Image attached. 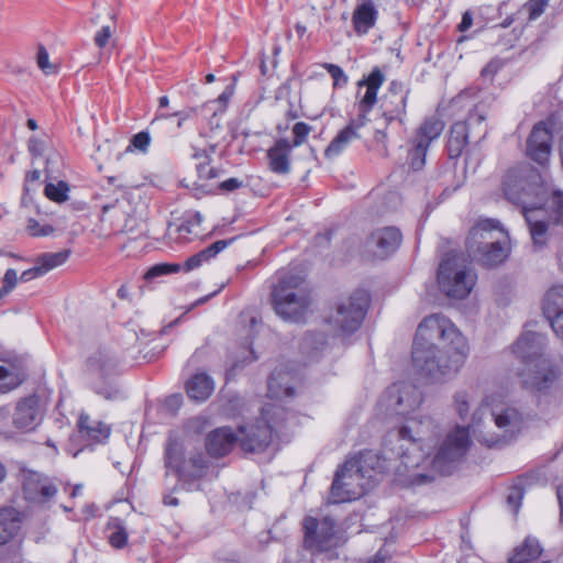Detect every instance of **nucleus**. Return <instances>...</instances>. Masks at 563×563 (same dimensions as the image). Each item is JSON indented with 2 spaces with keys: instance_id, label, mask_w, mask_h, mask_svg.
Segmentation results:
<instances>
[{
  "instance_id": "35",
  "label": "nucleus",
  "mask_w": 563,
  "mask_h": 563,
  "mask_svg": "<svg viewBox=\"0 0 563 563\" xmlns=\"http://www.w3.org/2000/svg\"><path fill=\"white\" fill-rule=\"evenodd\" d=\"M19 529L14 511L9 508L0 509V545L7 543Z\"/></svg>"
},
{
  "instance_id": "22",
  "label": "nucleus",
  "mask_w": 563,
  "mask_h": 563,
  "mask_svg": "<svg viewBox=\"0 0 563 563\" xmlns=\"http://www.w3.org/2000/svg\"><path fill=\"white\" fill-rule=\"evenodd\" d=\"M543 313L553 331L563 340V286L550 288L543 300Z\"/></svg>"
},
{
  "instance_id": "24",
  "label": "nucleus",
  "mask_w": 563,
  "mask_h": 563,
  "mask_svg": "<svg viewBox=\"0 0 563 563\" xmlns=\"http://www.w3.org/2000/svg\"><path fill=\"white\" fill-rule=\"evenodd\" d=\"M378 9L374 0H356L352 13V25L358 36L366 35L378 20Z\"/></svg>"
},
{
  "instance_id": "56",
  "label": "nucleus",
  "mask_w": 563,
  "mask_h": 563,
  "mask_svg": "<svg viewBox=\"0 0 563 563\" xmlns=\"http://www.w3.org/2000/svg\"><path fill=\"white\" fill-rule=\"evenodd\" d=\"M522 492L520 488L514 487L507 496V504L512 508L516 514L521 505Z\"/></svg>"
},
{
  "instance_id": "29",
  "label": "nucleus",
  "mask_w": 563,
  "mask_h": 563,
  "mask_svg": "<svg viewBox=\"0 0 563 563\" xmlns=\"http://www.w3.org/2000/svg\"><path fill=\"white\" fill-rule=\"evenodd\" d=\"M189 398L196 401H206L214 390V382L206 373L195 374L186 384Z\"/></svg>"
},
{
  "instance_id": "14",
  "label": "nucleus",
  "mask_w": 563,
  "mask_h": 563,
  "mask_svg": "<svg viewBox=\"0 0 563 563\" xmlns=\"http://www.w3.org/2000/svg\"><path fill=\"white\" fill-rule=\"evenodd\" d=\"M117 361L108 351H97L87 361V373L92 389L108 400L117 399L119 389L110 382Z\"/></svg>"
},
{
  "instance_id": "12",
  "label": "nucleus",
  "mask_w": 563,
  "mask_h": 563,
  "mask_svg": "<svg viewBox=\"0 0 563 563\" xmlns=\"http://www.w3.org/2000/svg\"><path fill=\"white\" fill-rule=\"evenodd\" d=\"M165 466L180 478H199L208 468V459L201 451H192L185 457L183 443L169 433L165 448Z\"/></svg>"
},
{
  "instance_id": "25",
  "label": "nucleus",
  "mask_w": 563,
  "mask_h": 563,
  "mask_svg": "<svg viewBox=\"0 0 563 563\" xmlns=\"http://www.w3.org/2000/svg\"><path fill=\"white\" fill-rule=\"evenodd\" d=\"M292 146L287 139H279L267 151L268 169L276 175H288L291 170Z\"/></svg>"
},
{
  "instance_id": "31",
  "label": "nucleus",
  "mask_w": 563,
  "mask_h": 563,
  "mask_svg": "<svg viewBox=\"0 0 563 563\" xmlns=\"http://www.w3.org/2000/svg\"><path fill=\"white\" fill-rule=\"evenodd\" d=\"M232 240H219L205 250L198 252L197 254L187 258L184 263V269L186 272H190L200 267L203 263L209 262L211 258L217 256L220 252H222Z\"/></svg>"
},
{
  "instance_id": "4",
  "label": "nucleus",
  "mask_w": 563,
  "mask_h": 563,
  "mask_svg": "<svg viewBox=\"0 0 563 563\" xmlns=\"http://www.w3.org/2000/svg\"><path fill=\"white\" fill-rule=\"evenodd\" d=\"M271 300L276 314L285 321H306L312 303L311 289L306 279L291 271L280 269L275 275Z\"/></svg>"
},
{
  "instance_id": "30",
  "label": "nucleus",
  "mask_w": 563,
  "mask_h": 563,
  "mask_svg": "<svg viewBox=\"0 0 563 563\" xmlns=\"http://www.w3.org/2000/svg\"><path fill=\"white\" fill-rule=\"evenodd\" d=\"M79 431L90 440L102 442L108 439L111 429L102 421L92 420L88 415L81 413L78 419Z\"/></svg>"
},
{
  "instance_id": "44",
  "label": "nucleus",
  "mask_w": 563,
  "mask_h": 563,
  "mask_svg": "<svg viewBox=\"0 0 563 563\" xmlns=\"http://www.w3.org/2000/svg\"><path fill=\"white\" fill-rule=\"evenodd\" d=\"M36 63L38 68L46 75L56 73V66L49 62V55L43 45H38Z\"/></svg>"
},
{
  "instance_id": "32",
  "label": "nucleus",
  "mask_w": 563,
  "mask_h": 563,
  "mask_svg": "<svg viewBox=\"0 0 563 563\" xmlns=\"http://www.w3.org/2000/svg\"><path fill=\"white\" fill-rule=\"evenodd\" d=\"M542 553V548L536 538L528 537L523 543L516 548L514 554L509 558L510 563H529L538 559Z\"/></svg>"
},
{
  "instance_id": "6",
  "label": "nucleus",
  "mask_w": 563,
  "mask_h": 563,
  "mask_svg": "<svg viewBox=\"0 0 563 563\" xmlns=\"http://www.w3.org/2000/svg\"><path fill=\"white\" fill-rule=\"evenodd\" d=\"M296 417L277 404L266 405L262 409V420L241 424L238 428L240 446L245 452H262L272 442L273 434L279 435L284 429L294 424Z\"/></svg>"
},
{
  "instance_id": "51",
  "label": "nucleus",
  "mask_w": 563,
  "mask_h": 563,
  "mask_svg": "<svg viewBox=\"0 0 563 563\" xmlns=\"http://www.w3.org/2000/svg\"><path fill=\"white\" fill-rule=\"evenodd\" d=\"M473 134L471 130H468V125L464 124V122H456L452 125L450 137L456 141H461L462 143L467 144L470 135Z\"/></svg>"
},
{
  "instance_id": "16",
  "label": "nucleus",
  "mask_w": 563,
  "mask_h": 563,
  "mask_svg": "<svg viewBox=\"0 0 563 563\" xmlns=\"http://www.w3.org/2000/svg\"><path fill=\"white\" fill-rule=\"evenodd\" d=\"M545 344V336L538 332L526 331L519 336L511 350L515 356L521 361L522 371H531L538 363L547 360L543 354Z\"/></svg>"
},
{
  "instance_id": "54",
  "label": "nucleus",
  "mask_w": 563,
  "mask_h": 563,
  "mask_svg": "<svg viewBox=\"0 0 563 563\" xmlns=\"http://www.w3.org/2000/svg\"><path fill=\"white\" fill-rule=\"evenodd\" d=\"M194 113H195V109H189V110H185V111H176L173 114H157L155 117V119L152 121V124H154L156 121H158L161 119H168L170 117H178L179 120L177 122V128L180 129V128L184 126L185 121L189 120L192 117Z\"/></svg>"
},
{
  "instance_id": "58",
  "label": "nucleus",
  "mask_w": 563,
  "mask_h": 563,
  "mask_svg": "<svg viewBox=\"0 0 563 563\" xmlns=\"http://www.w3.org/2000/svg\"><path fill=\"white\" fill-rule=\"evenodd\" d=\"M45 146V142L40 139L32 137L29 141V151L35 157L42 156L44 154Z\"/></svg>"
},
{
  "instance_id": "49",
  "label": "nucleus",
  "mask_w": 563,
  "mask_h": 563,
  "mask_svg": "<svg viewBox=\"0 0 563 563\" xmlns=\"http://www.w3.org/2000/svg\"><path fill=\"white\" fill-rule=\"evenodd\" d=\"M26 230L32 236H47L54 232V228L49 224H41L35 219L27 221Z\"/></svg>"
},
{
  "instance_id": "5",
  "label": "nucleus",
  "mask_w": 563,
  "mask_h": 563,
  "mask_svg": "<svg viewBox=\"0 0 563 563\" xmlns=\"http://www.w3.org/2000/svg\"><path fill=\"white\" fill-rule=\"evenodd\" d=\"M488 412L487 405L481 406L472 417V423L464 427L470 432L473 430L477 440L485 445L500 446L507 444L514 437L521 431L525 426V418L519 410L510 405H497L489 411V422H493L498 431H493L488 424L482 427V418Z\"/></svg>"
},
{
  "instance_id": "62",
  "label": "nucleus",
  "mask_w": 563,
  "mask_h": 563,
  "mask_svg": "<svg viewBox=\"0 0 563 563\" xmlns=\"http://www.w3.org/2000/svg\"><path fill=\"white\" fill-rule=\"evenodd\" d=\"M202 216L200 212H194V213H189L186 216L184 222L188 223L189 225H191L194 228V230H196L197 228H199L202 223Z\"/></svg>"
},
{
  "instance_id": "13",
  "label": "nucleus",
  "mask_w": 563,
  "mask_h": 563,
  "mask_svg": "<svg viewBox=\"0 0 563 563\" xmlns=\"http://www.w3.org/2000/svg\"><path fill=\"white\" fill-rule=\"evenodd\" d=\"M369 302L365 290L354 291L347 299L342 300L328 322L336 334L349 335L362 324Z\"/></svg>"
},
{
  "instance_id": "1",
  "label": "nucleus",
  "mask_w": 563,
  "mask_h": 563,
  "mask_svg": "<svg viewBox=\"0 0 563 563\" xmlns=\"http://www.w3.org/2000/svg\"><path fill=\"white\" fill-rule=\"evenodd\" d=\"M421 402V391L407 382L389 386L377 402L380 413L406 419L395 437L400 442L398 454L409 485H423L438 475H450L471 444L467 429L455 427L440 437L431 418L413 416Z\"/></svg>"
},
{
  "instance_id": "48",
  "label": "nucleus",
  "mask_w": 563,
  "mask_h": 563,
  "mask_svg": "<svg viewBox=\"0 0 563 563\" xmlns=\"http://www.w3.org/2000/svg\"><path fill=\"white\" fill-rule=\"evenodd\" d=\"M322 66L333 78L334 87H342L347 84V76L340 66L330 63H324Z\"/></svg>"
},
{
  "instance_id": "10",
  "label": "nucleus",
  "mask_w": 563,
  "mask_h": 563,
  "mask_svg": "<svg viewBox=\"0 0 563 563\" xmlns=\"http://www.w3.org/2000/svg\"><path fill=\"white\" fill-rule=\"evenodd\" d=\"M303 548L311 554H324L329 560L336 559L338 549L345 543L343 534L330 517H306L302 522Z\"/></svg>"
},
{
  "instance_id": "38",
  "label": "nucleus",
  "mask_w": 563,
  "mask_h": 563,
  "mask_svg": "<svg viewBox=\"0 0 563 563\" xmlns=\"http://www.w3.org/2000/svg\"><path fill=\"white\" fill-rule=\"evenodd\" d=\"M198 235L199 232L194 230L191 225L186 222H181L179 225L169 227L166 238L169 242H174L177 244H184L191 240L190 235Z\"/></svg>"
},
{
  "instance_id": "39",
  "label": "nucleus",
  "mask_w": 563,
  "mask_h": 563,
  "mask_svg": "<svg viewBox=\"0 0 563 563\" xmlns=\"http://www.w3.org/2000/svg\"><path fill=\"white\" fill-rule=\"evenodd\" d=\"M108 530H109L108 539H109L110 544L113 548L121 549V548L125 547V544L128 542L129 534H128L126 529L122 526V523L120 522L119 519H117V518L112 519L108 523Z\"/></svg>"
},
{
  "instance_id": "26",
  "label": "nucleus",
  "mask_w": 563,
  "mask_h": 563,
  "mask_svg": "<svg viewBox=\"0 0 563 563\" xmlns=\"http://www.w3.org/2000/svg\"><path fill=\"white\" fill-rule=\"evenodd\" d=\"M14 427L23 432L35 429L38 424V401L34 396L20 400L13 416Z\"/></svg>"
},
{
  "instance_id": "36",
  "label": "nucleus",
  "mask_w": 563,
  "mask_h": 563,
  "mask_svg": "<svg viewBox=\"0 0 563 563\" xmlns=\"http://www.w3.org/2000/svg\"><path fill=\"white\" fill-rule=\"evenodd\" d=\"M69 256V251H60L56 253H44L37 257L36 264L41 268L43 275L49 271L63 265Z\"/></svg>"
},
{
  "instance_id": "18",
  "label": "nucleus",
  "mask_w": 563,
  "mask_h": 563,
  "mask_svg": "<svg viewBox=\"0 0 563 563\" xmlns=\"http://www.w3.org/2000/svg\"><path fill=\"white\" fill-rule=\"evenodd\" d=\"M402 241V234L396 227L375 230L366 240V251L376 258H385L394 253Z\"/></svg>"
},
{
  "instance_id": "37",
  "label": "nucleus",
  "mask_w": 563,
  "mask_h": 563,
  "mask_svg": "<svg viewBox=\"0 0 563 563\" xmlns=\"http://www.w3.org/2000/svg\"><path fill=\"white\" fill-rule=\"evenodd\" d=\"M485 120V110L477 106L472 112H470L467 119L464 121V124L468 125V130H471L473 134H477L478 137L482 139L487 133L486 125L484 124Z\"/></svg>"
},
{
  "instance_id": "47",
  "label": "nucleus",
  "mask_w": 563,
  "mask_h": 563,
  "mask_svg": "<svg viewBox=\"0 0 563 563\" xmlns=\"http://www.w3.org/2000/svg\"><path fill=\"white\" fill-rule=\"evenodd\" d=\"M19 279L20 278L18 277V273L15 269H7L2 280L3 284L0 288V298H3L7 295H9L11 290L16 286Z\"/></svg>"
},
{
  "instance_id": "20",
  "label": "nucleus",
  "mask_w": 563,
  "mask_h": 563,
  "mask_svg": "<svg viewBox=\"0 0 563 563\" xmlns=\"http://www.w3.org/2000/svg\"><path fill=\"white\" fill-rule=\"evenodd\" d=\"M23 489L29 500L41 504L49 503L57 494L53 479L36 472H30L25 476Z\"/></svg>"
},
{
  "instance_id": "40",
  "label": "nucleus",
  "mask_w": 563,
  "mask_h": 563,
  "mask_svg": "<svg viewBox=\"0 0 563 563\" xmlns=\"http://www.w3.org/2000/svg\"><path fill=\"white\" fill-rule=\"evenodd\" d=\"M69 186L67 183L60 180L57 184H47L45 186L46 197L55 202H64L68 199Z\"/></svg>"
},
{
  "instance_id": "59",
  "label": "nucleus",
  "mask_w": 563,
  "mask_h": 563,
  "mask_svg": "<svg viewBox=\"0 0 563 563\" xmlns=\"http://www.w3.org/2000/svg\"><path fill=\"white\" fill-rule=\"evenodd\" d=\"M465 143L461 141H456L454 139H449L448 141V153L451 158L459 157L465 147Z\"/></svg>"
},
{
  "instance_id": "7",
  "label": "nucleus",
  "mask_w": 563,
  "mask_h": 563,
  "mask_svg": "<svg viewBox=\"0 0 563 563\" xmlns=\"http://www.w3.org/2000/svg\"><path fill=\"white\" fill-rule=\"evenodd\" d=\"M467 351L442 349L440 345H412V365L430 383H442L462 367Z\"/></svg>"
},
{
  "instance_id": "28",
  "label": "nucleus",
  "mask_w": 563,
  "mask_h": 563,
  "mask_svg": "<svg viewBox=\"0 0 563 563\" xmlns=\"http://www.w3.org/2000/svg\"><path fill=\"white\" fill-rule=\"evenodd\" d=\"M364 125L365 122L362 119H351L349 124L336 134L325 148V157L334 158L340 155L354 140L361 136L358 130Z\"/></svg>"
},
{
  "instance_id": "27",
  "label": "nucleus",
  "mask_w": 563,
  "mask_h": 563,
  "mask_svg": "<svg viewBox=\"0 0 563 563\" xmlns=\"http://www.w3.org/2000/svg\"><path fill=\"white\" fill-rule=\"evenodd\" d=\"M236 442H239L238 434L231 428L222 427L208 434L206 448L210 455L220 457L228 454Z\"/></svg>"
},
{
  "instance_id": "46",
  "label": "nucleus",
  "mask_w": 563,
  "mask_h": 563,
  "mask_svg": "<svg viewBox=\"0 0 563 563\" xmlns=\"http://www.w3.org/2000/svg\"><path fill=\"white\" fill-rule=\"evenodd\" d=\"M150 144H151V136H150L148 132L142 131L132 137L131 143H130L129 147L126 148V151L134 148L141 153H146Z\"/></svg>"
},
{
  "instance_id": "3",
  "label": "nucleus",
  "mask_w": 563,
  "mask_h": 563,
  "mask_svg": "<svg viewBox=\"0 0 563 563\" xmlns=\"http://www.w3.org/2000/svg\"><path fill=\"white\" fill-rule=\"evenodd\" d=\"M379 464V456L373 451H364L347 459L335 472L330 501L341 504L362 497L374 486V474Z\"/></svg>"
},
{
  "instance_id": "17",
  "label": "nucleus",
  "mask_w": 563,
  "mask_h": 563,
  "mask_svg": "<svg viewBox=\"0 0 563 563\" xmlns=\"http://www.w3.org/2000/svg\"><path fill=\"white\" fill-rule=\"evenodd\" d=\"M518 375L527 388L545 393L559 380L560 371L556 365L547 358L538 363L531 371H521Z\"/></svg>"
},
{
  "instance_id": "45",
  "label": "nucleus",
  "mask_w": 563,
  "mask_h": 563,
  "mask_svg": "<svg viewBox=\"0 0 563 563\" xmlns=\"http://www.w3.org/2000/svg\"><path fill=\"white\" fill-rule=\"evenodd\" d=\"M325 344V336L323 333H307L302 339V350H319L321 346Z\"/></svg>"
},
{
  "instance_id": "57",
  "label": "nucleus",
  "mask_w": 563,
  "mask_h": 563,
  "mask_svg": "<svg viewBox=\"0 0 563 563\" xmlns=\"http://www.w3.org/2000/svg\"><path fill=\"white\" fill-rule=\"evenodd\" d=\"M112 32L109 25L102 26L95 35V43L98 47H104L111 37Z\"/></svg>"
},
{
  "instance_id": "23",
  "label": "nucleus",
  "mask_w": 563,
  "mask_h": 563,
  "mask_svg": "<svg viewBox=\"0 0 563 563\" xmlns=\"http://www.w3.org/2000/svg\"><path fill=\"white\" fill-rule=\"evenodd\" d=\"M384 82V75L379 69H374L368 75V77L360 81L358 86L360 89L365 87V92L363 96L360 97V101L357 103V119H362L363 122L366 123L367 121V114L371 112L373 106L376 103L377 100V92L380 86Z\"/></svg>"
},
{
  "instance_id": "43",
  "label": "nucleus",
  "mask_w": 563,
  "mask_h": 563,
  "mask_svg": "<svg viewBox=\"0 0 563 563\" xmlns=\"http://www.w3.org/2000/svg\"><path fill=\"white\" fill-rule=\"evenodd\" d=\"M311 130V126L305 122L295 123V125L292 126L294 140L292 143H290L292 148L302 145L306 142L307 136L309 135Z\"/></svg>"
},
{
  "instance_id": "34",
  "label": "nucleus",
  "mask_w": 563,
  "mask_h": 563,
  "mask_svg": "<svg viewBox=\"0 0 563 563\" xmlns=\"http://www.w3.org/2000/svg\"><path fill=\"white\" fill-rule=\"evenodd\" d=\"M191 157L199 161L196 165L198 178L200 180H207L218 177V169L210 165V155L207 150L198 148L194 145L191 146Z\"/></svg>"
},
{
  "instance_id": "11",
  "label": "nucleus",
  "mask_w": 563,
  "mask_h": 563,
  "mask_svg": "<svg viewBox=\"0 0 563 563\" xmlns=\"http://www.w3.org/2000/svg\"><path fill=\"white\" fill-rule=\"evenodd\" d=\"M420 344L467 351V344L462 333L449 318L441 313L428 316L420 322L413 345Z\"/></svg>"
},
{
  "instance_id": "8",
  "label": "nucleus",
  "mask_w": 563,
  "mask_h": 563,
  "mask_svg": "<svg viewBox=\"0 0 563 563\" xmlns=\"http://www.w3.org/2000/svg\"><path fill=\"white\" fill-rule=\"evenodd\" d=\"M507 238V233L498 221L479 220L470 231L466 241L468 255L483 266H496L508 256Z\"/></svg>"
},
{
  "instance_id": "19",
  "label": "nucleus",
  "mask_w": 563,
  "mask_h": 563,
  "mask_svg": "<svg viewBox=\"0 0 563 563\" xmlns=\"http://www.w3.org/2000/svg\"><path fill=\"white\" fill-rule=\"evenodd\" d=\"M408 89L400 82L393 81L382 99L380 108L387 123L399 121L406 115Z\"/></svg>"
},
{
  "instance_id": "61",
  "label": "nucleus",
  "mask_w": 563,
  "mask_h": 563,
  "mask_svg": "<svg viewBox=\"0 0 563 563\" xmlns=\"http://www.w3.org/2000/svg\"><path fill=\"white\" fill-rule=\"evenodd\" d=\"M243 186V181L239 178H229L220 184V189L224 191H233Z\"/></svg>"
},
{
  "instance_id": "9",
  "label": "nucleus",
  "mask_w": 563,
  "mask_h": 563,
  "mask_svg": "<svg viewBox=\"0 0 563 563\" xmlns=\"http://www.w3.org/2000/svg\"><path fill=\"white\" fill-rule=\"evenodd\" d=\"M476 282L477 274L472 263L462 254L449 253L439 265V288L449 298H466Z\"/></svg>"
},
{
  "instance_id": "53",
  "label": "nucleus",
  "mask_w": 563,
  "mask_h": 563,
  "mask_svg": "<svg viewBox=\"0 0 563 563\" xmlns=\"http://www.w3.org/2000/svg\"><path fill=\"white\" fill-rule=\"evenodd\" d=\"M231 96H232V92L229 89H227L218 97V99L207 102L205 104V109L213 111V114H217L218 110L223 112L224 108L227 106V102Z\"/></svg>"
},
{
  "instance_id": "15",
  "label": "nucleus",
  "mask_w": 563,
  "mask_h": 563,
  "mask_svg": "<svg viewBox=\"0 0 563 563\" xmlns=\"http://www.w3.org/2000/svg\"><path fill=\"white\" fill-rule=\"evenodd\" d=\"M444 129V123L438 118L426 119L416 130L409 142L408 164L413 170L421 169L426 164L429 145L437 140Z\"/></svg>"
},
{
  "instance_id": "21",
  "label": "nucleus",
  "mask_w": 563,
  "mask_h": 563,
  "mask_svg": "<svg viewBox=\"0 0 563 563\" xmlns=\"http://www.w3.org/2000/svg\"><path fill=\"white\" fill-rule=\"evenodd\" d=\"M551 132L543 122L534 125L527 141V153L531 159L544 165L551 154Z\"/></svg>"
},
{
  "instance_id": "33",
  "label": "nucleus",
  "mask_w": 563,
  "mask_h": 563,
  "mask_svg": "<svg viewBox=\"0 0 563 563\" xmlns=\"http://www.w3.org/2000/svg\"><path fill=\"white\" fill-rule=\"evenodd\" d=\"M294 388L289 385L288 375L275 369L268 378V396L271 398L291 397Z\"/></svg>"
},
{
  "instance_id": "60",
  "label": "nucleus",
  "mask_w": 563,
  "mask_h": 563,
  "mask_svg": "<svg viewBox=\"0 0 563 563\" xmlns=\"http://www.w3.org/2000/svg\"><path fill=\"white\" fill-rule=\"evenodd\" d=\"M43 276V273L38 265L36 264L34 267L24 271L21 276L19 277L21 282L27 283L34 278Z\"/></svg>"
},
{
  "instance_id": "52",
  "label": "nucleus",
  "mask_w": 563,
  "mask_h": 563,
  "mask_svg": "<svg viewBox=\"0 0 563 563\" xmlns=\"http://www.w3.org/2000/svg\"><path fill=\"white\" fill-rule=\"evenodd\" d=\"M179 266L178 265H155L151 267L144 275V278L147 280H152L158 276L167 275L169 273L178 272Z\"/></svg>"
},
{
  "instance_id": "50",
  "label": "nucleus",
  "mask_w": 563,
  "mask_h": 563,
  "mask_svg": "<svg viewBox=\"0 0 563 563\" xmlns=\"http://www.w3.org/2000/svg\"><path fill=\"white\" fill-rule=\"evenodd\" d=\"M454 405H455V409H456L459 416L462 419H464L467 416L470 408H471L470 396L467 395V393L466 391H457L454 395Z\"/></svg>"
},
{
  "instance_id": "41",
  "label": "nucleus",
  "mask_w": 563,
  "mask_h": 563,
  "mask_svg": "<svg viewBox=\"0 0 563 563\" xmlns=\"http://www.w3.org/2000/svg\"><path fill=\"white\" fill-rule=\"evenodd\" d=\"M19 385V380L14 373L5 366L0 365V394H5Z\"/></svg>"
},
{
  "instance_id": "63",
  "label": "nucleus",
  "mask_w": 563,
  "mask_h": 563,
  "mask_svg": "<svg viewBox=\"0 0 563 563\" xmlns=\"http://www.w3.org/2000/svg\"><path fill=\"white\" fill-rule=\"evenodd\" d=\"M472 22H473L472 15L468 12H465L462 16V21L459 26L460 30L461 31L467 30L468 27H471Z\"/></svg>"
},
{
  "instance_id": "2",
  "label": "nucleus",
  "mask_w": 563,
  "mask_h": 563,
  "mask_svg": "<svg viewBox=\"0 0 563 563\" xmlns=\"http://www.w3.org/2000/svg\"><path fill=\"white\" fill-rule=\"evenodd\" d=\"M503 188L506 198L521 207L533 245L545 246L550 223L563 222V191H550L540 172L529 165L510 168Z\"/></svg>"
},
{
  "instance_id": "55",
  "label": "nucleus",
  "mask_w": 563,
  "mask_h": 563,
  "mask_svg": "<svg viewBox=\"0 0 563 563\" xmlns=\"http://www.w3.org/2000/svg\"><path fill=\"white\" fill-rule=\"evenodd\" d=\"M504 63L500 59H492L483 69L482 77L493 80L494 76L503 68Z\"/></svg>"
},
{
  "instance_id": "64",
  "label": "nucleus",
  "mask_w": 563,
  "mask_h": 563,
  "mask_svg": "<svg viewBox=\"0 0 563 563\" xmlns=\"http://www.w3.org/2000/svg\"><path fill=\"white\" fill-rule=\"evenodd\" d=\"M558 499L560 504V520L563 525V485L558 488Z\"/></svg>"
},
{
  "instance_id": "42",
  "label": "nucleus",
  "mask_w": 563,
  "mask_h": 563,
  "mask_svg": "<svg viewBox=\"0 0 563 563\" xmlns=\"http://www.w3.org/2000/svg\"><path fill=\"white\" fill-rule=\"evenodd\" d=\"M549 0H529L522 5V11L528 13L529 21L538 19L545 10Z\"/></svg>"
}]
</instances>
